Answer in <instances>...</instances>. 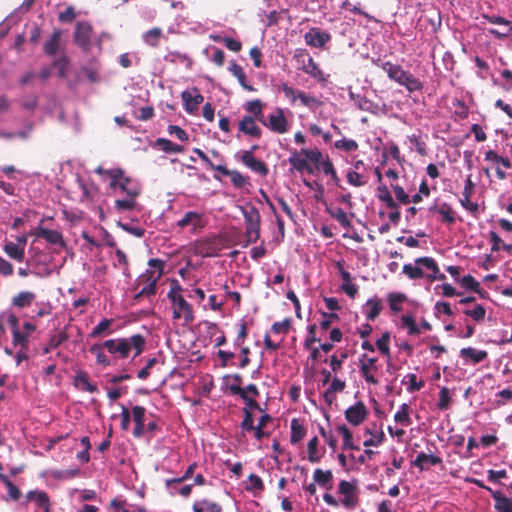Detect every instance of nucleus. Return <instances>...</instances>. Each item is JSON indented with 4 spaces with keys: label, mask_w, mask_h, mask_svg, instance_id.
I'll use <instances>...</instances> for the list:
<instances>
[{
    "label": "nucleus",
    "mask_w": 512,
    "mask_h": 512,
    "mask_svg": "<svg viewBox=\"0 0 512 512\" xmlns=\"http://www.w3.org/2000/svg\"><path fill=\"white\" fill-rule=\"evenodd\" d=\"M146 339L141 334H133L126 338L109 339L103 342V346L110 354H118L121 359H126L133 351L134 357L139 356L145 349Z\"/></svg>",
    "instance_id": "obj_1"
},
{
    "label": "nucleus",
    "mask_w": 512,
    "mask_h": 512,
    "mask_svg": "<svg viewBox=\"0 0 512 512\" xmlns=\"http://www.w3.org/2000/svg\"><path fill=\"white\" fill-rule=\"evenodd\" d=\"M148 269L139 277L140 282H145L146 285L137 293L136 298L144 295H155L157 290V282L164 274L165 261L153 258L148 261Z\"/></svg>",
    "instance_id": "obj_2"
},
{
    "label": "nucleus",
    "mask_w": 512,
    "mask_h": 512,
    "mask_svg": "<svg viewBox=\"0 0 512 512\" xmlns=\"http://www.w3.org/2000/svg\"><path fill=\"white\" fill-rule=\"evenodd\" d=\"M95 172L107 175L111 180L110 187L113 189L119 188L127 196L137 197L140 194L137 183L130 177L125 176L124 171L120 168L104 170L102 167H98Z\"/></svg>",
    "instance_id": "obj_3"
},
{
    "label": "nucleus",
    "mask_w": 512,
    "mask_h": 512,
    "mask_svg": "<svg viewBox=\"0 0 512 512\" xmlns=\"http://www.w3.org/2000/svg\"><path fill=\"white\" fill-rule=\"evenodd\" d=\"M94 33V28L90 22L78 21L73 32V43L84 53H89L92 49Z\"/></svg>",
    "instance_id": "obj_4"
},
{
    "label": "nucleus",
    "mask_w": 512,
    "mask_h": 512,
    "mask_svg": "<svg viewBox=\"0 0 512 512\" xmlns=\"http://www.w3.org/2000/svg\"><path fill=\"white\" fill-rule=\"evenodd\" d=\"M169 301L172 305V318L174 320L183 319L184 324H190L194 321L193 307L183 296H177Z\"/></svg>",
    "instance_id": "obj_5"
},
{
    "label": "nucleus",
    "mask_w": 512,
    "mask_h": 512,
    "mask_svg": "<svg viewBox=\"0 0 512 512\" xmlns=\"http://www.w3.org/2000/svg\"><path fill=\"white\" fill-rule=\"evenodd\" d=\"M177 226L181 229L191 227L193 233H198L205 227L203 215L196 211H188L184 216L177 221Z\"/></svg>",
    "instance_id": "obj_6"
},
{
    "label": "nucleus",
    "mask_w": 512,
    "mask_h": 512,
    "mask_svg": "<svg viewBox=\"0 0 512 512\" xmlns=\"http://www.w3.org/2000/svg\"><path fill=\"white\" fill-rule=\"evenodd\" d=\"M483 18L492 24L504 26V31H499L498 29L491 28L488 30L489 34L493 35L495 38L500 40L510 37L512 33V26L509 20L501 16L487 14H484Z\"/></svg>",
    "instance_id": "obj_7"
},
{
    "label": "nucleus",
    "mask_w": 512,
    "mask_h": 512,
    "mask_svg": "<svg viewBox=\"0 0 512 512\" xmlns=\"http://www.w3.org/2000/svg\"><path fill=\"white\" fill-rule=\"evenodd\" d=\"M240 161L251 171L261 176H267L269 173L267 164L263 160L255 158L252 151H242Z\"/></svg>",
    "instance_id": "obj_8"
},
{
    "label": "nucleus",
    "mask_w": 512,
    "mask_h": 512,
    "mask_svg": "<svg viewBox=\"0 0 512 512\" xmlns=\"http://www.w3.org/2000/svg\"><path fill=\"white\" fill-rule=\"evenodd\" d=\"M368 414L369 412L365 404L362 401H359L346 409L345 419L350 424L358 426L366 420Z\"/></svg>",
    "instance_id": "obj_9"
},
{
    "label": "nucleus",
    "mask_w": 512,
    "mask_h": 512,
    "mask_svg": "<svg viewBox=\"0 0 512 512\" xmlns=\"http://www.w3.org/2000/svg\"><path fill=\"white\" fill-rule=\"evenodd\" d=\"M265 126L278 134H284L289 130V123L281 108H278L275 114L269 115Z\"/></svg>",
    "instance_id": "obj_10"
},
{
    "label": "nucleus",
    "mask_w": 512,
    "mask_h": 512,
    "mask_svg": "<svg viewBox=\"0 0 512 512\" xmlns=\"http://www.w3.org/2000/svg\"><path fill=\"white\" fill-rule=\"evenodd\" d=\"M360 362V372L365 381L369 384L376 385L378 384V380L375 378V376L371 373V371L377 370V358L375 357H368L367 354H363L361 358L359 359Z\"/></svg>",
    "instance_id": "obj_11"
},
{
    "label": "nucleus",
    "mask_w": 512,
    "mask_h": 512,
    "mask_svg": "<svg viewBox=\"0 0 512 512\" xmlns=\"http://www.w3.org/2000/svg\"><path fill=\"white\" fill-rule=\"evenodd\" d=\"M304 39L308 46L322 48L331 40V35L321 31L319 28L313 27L305 33Z\"/></svg>",
    "instance_id": "obj_12"
},
{
    "label": "nucleus",
    "mask_w": 512,
    "mask_h": 512,
    "mask_svg": "<svg viewBox=\"0 0 512 512\" xmlns=\"http://www.w3.org/2000/svg\"><path fill=\"white\" fill-rule=\"evenodd\" d=\"M459 356L465 364L476 365L488 358V352L474 347H465L460 350Z\"/></svg>",
    "instance_id": "obj_13"
},
{
    "label": "nucleus",
    "mask_w": 512,
    "mask_h": 512,
    "mask_svg": "<svg viewBox=\"0 0 512 512\" xmlns=\"http://www.w3.org/2000/svg\"><path fill=\"white\" fill-rule=\"evenodd\" d=\"M181 97L184 101V108L189 114L197 110L198 105L204 101L203 95H201L196 88H193L192 91H183Z\"/></svg>",
    "instance_id": "obj_14"
},
{
    "label": "nucleus",
    "mask_w": 512,
    "mask_h": 512,
    "mask_svg": "<svg viewBox=\"0 0 512 512\" xmlns=\"http://www.w3.org/2000/svg\"><path fill=\"white\" fill-rule=\"evenodd\" d=\"M256 121H258L256 118L244 115L238 124L239 131L245 135L259 139L262 135V131L260 127L257 126Z\"/></svg>",
    "instance_id": "obj_15"
},
{
    "label": "nucleus",
    "mask_w": 512,
    "mask_h": 512,
    "mask_svg": "<svg viewBox=\"0 0 512 512\" xmlns=\"http://www.w3.org/2000/svg\"><path fill=\"white\" fill-rule=\"evenodd\" d=\"M300 69L323 85L326 84L328 81L327 76L324 74V72L320 69L319 65L314 61V59L311 56L308 57V59L303 63Z\"/></svg>",
    "instance_id": "obj_16"
},
{
    "label": "nucleus",
    "mask_w": 512,
    "mask_h": 512,
    "mask_svg": "<svg viewBox=\"0 0 512 512\" xmlns=\"http://www.w3.org/2000/svg\"><path fill=\"white\" fill-rule=\"evenodd\" d=\"M145 413L146 409L143 406L136 405L132 407V417L135 423L133 435L135 438H140L145 433Z\"/></svg>",
    "instance_id": "obj_17"
},
{
    "label": "nucleus",
    "mask_w": 512,
    "mask_h": 512,
    "mask_svg": "<svg viewBox=\"0 0 512 512\" xmlns=\"http://www.w3.org/2000/svg\"><path fill=\"white\" fill-rule=\"evenodd\" d=\"M417 265H422L428 270L432 271L433 274L428 275L430 281L439 280L443 281L446 279V276L443 273L439 272V267L436 261L432 257H419L415 260Z\"/></svg>",
    "instance_id": "obj_18"
},
{
    "label": "nucleus",
    "mask_w": 512,
    "mask_h": 512,
    "mask_svg": "<svg viewBox=\"0 0 512 512\" xmlns=\"http://www.w3.org/2000/svg\"><path fill=\"white\" fill-rule=\"evenodd\" d=\"M217 172L221 173L224 176H229L235 188L241 189L244 188L246 185H250L249 177L242 175L238 170H230L225 166L218 167Z\"/></svg>",
    "instance_id": "obj_19"
},
{
    "label": "nucleus",
    "mask_w": 512,
    "mask_h": 512,
    "mask_svg": "<svg viewBox=\"0 0 512 512\" xmlns=\"http://www.w3.org/2000/svg\"><path fill=\"white\" fill-rule=\"evenodd\" d=\"M36 297L32 291H20L11 298V306L17 309L28 308L36 300Z\"/></svg>",
    "instance_id": "obj_20"
},
{
    "label": "nucleus",
    "mask_w": 512,
    "mask_h": 512,
    "mask_svg": "<svg viewBox=\"0 0 512 512\" xmlns=\"http://www.w3.org/2000/svg\"><path fill=\"white\" fill-rule=\"evenodd\" d=\"M6 317L7 323L11 327L12 332V344L16 345L19 342L25 341L24 337L21 336L19 329V319L16 314L12 311H4L0 317Z\"/></svg>",
    "instance_id": "obj_21"
},
{
    "label": "nucleus",
    "mask_w": 512,
    "mask_h": 512,
    "mask_svg": "<svg viewBox=\"0 0 512 512\" xmlns=\"http://www.w3.org/2000/svg\"><path fill=\"white\" fill-rule=\"evenodd\" d=\"M35 235L38 238H43L50 244L65 246V242L62 234L59 231L47 229L44 227H38L35 231Z\"/></svg>",
    "instance_id": "obj_22"
},
{
    "label": "nucleus",
    "mask_w": 512,
    "mask_h": 512,
    "mask_svg": "<svg viewBox=\"0 0 512 512\" xmlns=\"http://www.w3.org/2000/svg\"><path fill=\"white\" fill-rule=\"evenodd\" d=\"M377 65L387 73L388 77L391 80L397 82L398 84H400V82L403 79V76L406 73V70H404L400 65L393 64L389 61L381 62L379 60Z\"/></svg>",
    "instance_id": "obj_23"
},
{
    "label": "nucleus",
    "mask_w": 512,
    "mask_h": 512,
    "mask_svg": "<svg viewBox=\"0 0 512 512\" xmlns=\"http://www.w3.org/2000/svg\"><path fill=\"white\" fill-rule=\"evenodd\" d=\"M26 498L28 501H34L36 506L42 509L43 512H51L50 500L45 491H29L26 494Z\"/></svg>",
    "instance_id": "obj_24"
},
{
    "label": "nucleus",
    "mask_w": 512,
    "mask_h": 512,
    "mask_svg": "<svg viewBox=\"0 0 512 512\" xmlns=\"http://www.w3.org/2000/svg\"><path fill=\"white\" fill-rule=\"evenodd\" d=\"M442 463V459L435 455L426 454L421 452L417 455L413 461V465L418 467L420 470H427L430 466H435Z\"/></svg>",
    "instance_id": "obj_25"
},
{
    "label": "nucleus",
    "mask_w": 512,
    "mask_h": 512,
    "mask_svg": "<svg viewBox=\"0 0 512 512\" xmlns=\"http://www.w3.org/2000/svg\"><path fill=\"white\" fill-rule=\"evenodd\" d=\"M497 512H512V498L506 497L501 491H491Z\"/></svg>",
    "instance_id": "obj_26"
},
{
    "label": "nucleus",
    "mask_w": 512,
    "mask_h": 512,
    "mask_svg": "<svg viewBox=\"0 0 512 512\" xmlns=\"http://www.w3.org/2000/svg\"><path fill=\"white\" fill-rule=\"evenodd\" d=\"M381 310L382 302L377 297L368 299L364 306V312L369 321H374L380 315Z\"/></svg>",
    "instance_id": "obj_27"
},
{
    "label": "nucleus",
    "mask_w": 512,
    "mask_h": 512,
    "mask_svg": "<svg viewBox=\"0 0 512 512\" xmlns=\"http://www.w3.org/2000/svg\"><path fill=\"white\" fill-rule=\"evenodd\" d=\"M62 31L60 29H54L50 38L44 43V52L53 56L57 53L60 45Z\"/></svg>",
    "instance_id": "obj_28"
},
{
    "label": "nucleus",
    "mask_w": 512,
    "mask_h": 512,
    "mask_svg": "<svg viewBox=\"0 0 512 512\" xmlns=\"http://www.w3.org/2000/svg\"><path fill=\"white\" fill-rule=\"evenodd\" d=\"M300 154L305 156L309 160V162L313 163L315 165V168L320 171V169L322 168V163L325 162V155H323V153L319 149L303 148L300 150Z\"/></svg>",
    "instance_id": "obj_29"
},
{
    "label": "nucleus",
    "mask_w": 512,
    "mask_h": 512,
    "mask_svg": "<svg viewBox=\"0 0 512 512\" xmlns=\"http://www.w3.org/2000/svg\"><path fill=\"white\" fill-rule=\"evenodd\" d=\"M245 109L250 113L249 116L256 118L263 125H266V120L263 114V103L261 100L255 99L247 102Z\"/></svg>",
    "instance_id": "obj_30"
},
{
    "label": "nucleus",
    "mask_w": 512,
    "mask_h": 512,
    "mask_svg": "<svg viewBox=\"0 0 512 512\" xmlns=\"http://www.w3.org/2000/svg\"><path fill=\"white\" fill-rule=\"evenodd\" d=\"M314 482L319 486L324 487L328 490L332 488L333 474L330 470H322L317 468L313 474Z\"/></svg>",
    "instance_id": "obj_31"
},
{
    "label": "nucleus",
    "mask_w": 512,
    "mask_h": 512,
    "mask_svg": "<svg viewBox=\"0 0 512 512\" xmlns=\"http://www.w3.org/2000/svg\"><path fill=\"white\" fill-rule=\"evenodd\" d=\"M143 41L152 48H157L160 44L161 38H163V31L159 27L151 28L146 31L143 36Z\"/></svg>",
    "instance_id": "obj_32"
},
{
    "label": "nucleus",
    "mask_w": 512,
    "mask_h": 512,
    "mask_svg": "<svg viewBox=\"0 0 512 512\" xmlns=\"http://www.w3.org/2000/svg\"><path fill=\"white\" fill-rule=\"evenodd\" d=\"M399 85L404 86L410 93L423 89V83L409 71H406Z\"/></svg>",
    "instance_id": "obj_33"
},
{
    "label": "nucleus",
    "mask_w": 512,
    "mask_h": 512,
    "mask_svg": "<svg viewBox=\"0 0 512 512\" xmlns=\"http://www.w3.org/2000/svg\"><path fill=\"white\" fill-rule=\"evenodd\" d=\"M300 153L294 152L293 155L289 158V163L291 166L296 169L298 172L307 171L308 173H313V168L309 164V160L304 156V158L300 157Z\"/></svg>",
    "instance_id": "obj_34"
},
{
    "label": "nucleus",
    "mask_w": 512,
    "mask_h": 512,
    "mask_svg": "<svg viewBox=\"0 0 512 512\" xmlns=\"http://www.w3.org/2000/svg\"><path fill=\"white\" fill-rule=\"evenodd\" d=\"M229 70L233 76L237 78L243 89L247 91H255V88L247 83L245 72L239 64H237L235 61H232Z\"/></svg>",
    "instance_id": "obj_35"
},
{
    "label": "nucleus",
    "mask_w": 512,
    "mask_h": 512,
    "mask_svg": "<svg viewBox=\"0 0 512 512\" xmlns=\"http://www.w3.org/2000/svg\"><path fill=\"white\" fill-rule=\"evenodd\" d=\"M326 212L333 217L342 227L345 229H349L352 226L350 219L347 216V213L339 207L331 208L327 207Z\"/></svg>",
    "instance_id": "obj_36"
},
{
    "label": "nucleus",
    "mask_w": 512,
    "mask_h": 512,
    "mask_svg": "<svg viewBox=\"0 0 512 512\" xmlns=\"http://www.w3.org/2000/svg\"><path fill=\"white\" fill-rule=\"evenodd\" d=\"M306 428L301 423V421L297 418H293L291 420V436L290 442L292 444H296L301 441L306 435Z\"/></svg>",
    "instance_id": "obj_37"
},
{
    "label": "nucleus",
    "mask_w": 512,
    "mask_h": 512,
    "mask_svg": "<svg viewBox=\"0 0 512 512\" xmlns=\"http://www.w3.org/2000/svg\"><path fill=\"white\" fill-rule=\"evenodd\" d=\"M69 336L65 330L60 331L59 333L52 335L46 346L43 347V354L50 353L53 349L58 348L64 342L68 340Z\"/></svg>",
    "instance_id": "obj_38"
},
{
    "label": "nucleus",
    "mask_w": 512,
    "mask_h": 512,
    "mask_svg": "<svg viewBox=\"0 0 512 512\" xmlns=\"http://www.w3.org/2000/svg\"><path fill=\"white\" fill-rule=\"evenodd\" d=\"M3 250L13 260L18 262H22L24 260L25 251L23 250V247L18 244H15L11 241L6 242Z\"/></svg>",
    "instance_id": "obj_39"
},
{
    "label": "nucleus",
    "mask_w": 512,
    "mask_h": 512,
    "mask_svg": "<svg viewBox=\"0 0 512 512\" xmlns=\"http://www.w3.org/2000/svg\"><path fill=\"white\" fill-rule=\"evenodd\" d=\"M154 146L158 147L165 153H182L184 151L183 146L175 144L171 140H168L166 138L156 139Z\"/></svg>",
    "instance_id": "obj_40"
},
{
    "label": "nucleus",
    "mask_w": 512,
    "mask_h": 512,
    "mask_svg": "<svg viewBox=\"0 0 512 512\" xmlns=\"http://www.w3.org/2000/svg\"><path fill=\"white\" fill-rule=\"evenodd\" d=\"M377 197L378 199L385 203V205L389 209H396L397 208V202L393 199L388 187L384 184H381L377 188Z\"/></svg>",
    "instance_id": "obj_41"
},
{
    "label": "nucleus",
    "mask_w": 512,
    "mask_h": 512,
    "mask_svg": "<svg viewBox=\"0 0 512 512\" xmlns=\"http://www.w3.org/2000/svg\"><path fill=\"white\" fill-rule=\"evenodd\" d=\"M75 382L77 386H80L82 390L96 393L98 392V388L95 384H92L89 380V376L84 371H79L75 376Z\"/></svg>",
    "instance_id": "obj_42"
},
{
    "label": "nucleus",
    "mask_w": 512,
    "mask_h": 512,
    "mask_svg": "<svg viewBox=\"0 0 512 512\" xmlns=\"http://www.w3.org/2000/svg\"><path fill=\"white\" fill-rule=\"evenodd\" d=\"M113 322V319L104 318L92 329L89 336L91 338H98L102 334H111L112 330H110V327L112 326Z\"/></svg>",
    "instance_id": "obj_43"
},
{
    "label": "nucleus",
    "mask_w": 512,
    "mask_h": 512,
    "mask_svg": "<svg viewBox=\"0 0 512 512\" xmlns=\"http://www.w3.org/2000/svg\"><path fill=\"white\" fill-rule=\"evenodd\" d=\"M193 511L194 512H221L222 508L216 502H212L207 499H203V500L195 502L193 504Z\"/></svg>",
    "instance_id": "obj_44"
},
{
    "label": "nucleus",
    "mask_w": 512,
    "mask_h": 512,
    "mask_svg": "<svg viewBox=\"0 0 512 512\" xmlns=\"http://www.w3.org/2000/svg\"><path fill=\"white\" fill-rule=\"evenodd\" d=\"M337 430L343 436V449L359 450V447L353 442L352 432L345 424L339 425Z\"/></svg>",
    "instance_id": "obj_45"
},
{
    "label": "nucleus",
    "mask_w": 512,
    "mask_h": 512,
    "mask_svg": "<svg viewBox=\"0 0 512 512\" xmlns=\"http://www.w3.org/2000/svg\"><path fill=\"white\" fill-rule=\"evenodd\" d=\"M389 342H390V333L384 332L381 337L376 341V346L381 354L386 356L388 358V368L391 367L390 359H391V353L389 348ZM389 371V369H387Z\"/></svg>",
    "instance_id": "obj_46"
},
{
    "label": "nucleus",
    "mask_w": 512,
    "mask_h": 512,
    "mask_svg": "<svg viewBox=\"0 0 512 512\" xmlns=\"http://www.w3.org/2000/svg\"><path fill=\"white\" fill-rule=\"evenodd\" d=\"M0 481L6 486L8 489V497L10 500L17 501L21 497L20 489L9 479V477L5 474H0Z\"/></svg>",
    "instance_id": "obj_47"
},
{
    "label": "nucleus",
    "mask_w": 512,
    "mask_h": 512,
    "mask_svg": "<svg viewBox=\"0 0 512 512\" xmlns=\"http://www.w3.org/2000/svg\"><path fill=\"white\" fill-rule=\"evenodd\" d=\"M485 161L501 164L505 169L511 168V161L508 157L498 155L494 150H488L485 153Z\"/></svg>",
    "instance_id": "obj_48"
},
{
    "label": "nucleus",
    "mask_w": 512,
    "mask_h": 512,
    "mask_svg": "<svg viewBox=\"0 0 512 512\" xmlns=\"http://www.w3.org/2000/svg\"><path fill=\"white\" fill-rule=\"evenodd\" d=\"M103 348H105L102 344H94L90 347L89 351L96 356L97 363L107 367L111 364L110 359L103 352Z\"/></svg>",
    "instance_id": "obj_49"
},
{
    "label": "nucleus",
    "mask_w": 512,
    "mask_h": 512,
    "mask_svg": "<svg viewBox=\"0 0 512 512\" xmlns=\"http://www.w3.org/2000/svg\"><path fill=\"white\" fill-rule=\"evenodd\" d=\"M245 225H260V214L256 207L242 208Z\"/></svg>",
    "instance_id": "obj_50"
},
{
    "label": "nucleus",
    "mask_w": 512,
    "mask_h": 512,
    "mask_svg": "<svg viewBox=\"0 0 512 512\" xmlns=\"http://www.w3.org/2000/svg\"><path fill=\"white\" fill-rule=\"evenodd\" d=\"M318 443V438L314 436L312 439L309 440L307 444L308 460L311 463H318L322 458V454H318L317 451Z\"/></svg>",
    "instance_id": "obj_51"
},
{
    "label": "nucleus",
    "mask_w": 512,
    "mask_h": 512,
    "mask_svg": "<svg viewBox=\"0 0 512 512\" xmlns=\"http://www.w3.org/2000/svg\"><path fill=\"white\" fill-rule=\"evenodd\" d=\"M409 409V405L407 403H403L400 406V410L394 415V421L403 426H409L411 424Z\"/></svg>",
    "instance_id": "obj_52"
},
{
    "label": "nucleus",
    "mask_w": 512,
    "mask_h": 512,
    "mask_svg": "<svg viewBox=\"0 0 512 512\" xmlns=\"http://www.w3.org/2000/svg\"><path fill=\"white\" fill-rule=\"evenodd\" d=\"M234 389V395H238L241 397V399L246 403L247 408L250 409H256L259 411H262V408L260 407L259 403L254 399L247 395L246 390H243V388H233Z\"/></svg>",
    "instance_id": "obj_53"
},
{
    "label": "nucleus",
    "mask_w": 512,
    "mask_h": 512,
    "mask_svg": "<svg viewBox=\"0 0 512 512\" xmlns=\"http://www.w3.org/2000/svg\"><path fill=\"white\" fill-rule=\"evenodd\" d=\"M439 214L442 216V222L447 224H453L456 221L454 216L455 212L451 205L448 203H442L439 207Z\"/></svg>",
    "instance_id": "obj_54"
},
{
    "label": "nucleus",
    "mask_w": 512,
    "mask_h": 512,
    "mask_svg": "<svg viewBox=\"0 0 512 512\" xmlns=\"http://www.w3.org/2000/svg\"><path fill=\"white\" fill-rule=\"evenodd\" d=\"M196 467H197V464L195 462H193L192 464H190L187 467L183 476H181L179 478L167 479L166 487L170 488V487H172L173 484H179V483L186 481L187 479H190L193 476Z\"/></svg>",
    "instance_id": "obj_55"
},
{
    "label": "nucleus",
    "mask_w": 512,
    "mask_h": 512,
    "mask_svg": "<svg viewBox=\"0 0 512 512\" xmlns=\"http://www.w3.org/2000/svg\"><path fill=\"white\" fill-rule=\"evenodd\" d=\"M452 402V398L450 395V390L447 387H442L439 392V402L437 407L439 410H448L450 408Z\"/></svg>",
    "instance_id": "obj_56"
},
{
    "label": "nucleus",
    "mask_w": 512,
    "mask_h": 512,
    "mask_svg": "<svg viewBox=\"0 0 512 512\" xmlns=\"http://www.w3.org/2000/svg\"><path fill=\"white\" fill-rule=\"evenodd\" d=\"M346 177L348 183L355 187H361L367 183V178L360 174L357 170H349Z\"/></svg>",
    "instance_id": "obj_57"
},
{
    "label": "nucleus",
    "mask_w": 512,
    "mask_h": 512,
    "mask_svg": "<svg viewBox=\"0 0 512 512\" xmlns=\"http://www.w3.org/2000/svg\"><path fill=\"white\" fill-rule=\"evenodd\" d=\"M402 326L407 328L409 335H418L420 334V329L416 324L415 319L411 315H403L401 317Z\"/></svg>",
    "instance_id": "obj_58"
},
{
    "label": "nucleus",
    "mask_w": 512,
    "mask_h": 512,
    "mask_svg": "<svg viewBox=\"0 0 512 512\" xmlns=\"http://www.w3.org/2000/svg\"><path fill=\"white\" fill-rule=\"evenodd\" d=\"M334 146L336 149L345 151V152H352L356 151L359 147L358 143L353 139H340L337 140L334 143Z\"/></svg>",
    "instance_id": "obj_59"
},
{
    "label": "nucleus",
    "mask_w": 512,
    "mask_h": 512,
    "mask_svg": "<svg viewBox=\"0 0 512 512\" xmlns=\"http://www.w3.org/2000/svg\"><path fill=\"white\" fill-rule=\"evenodd\" d=\"M460 283L464 288L470 289V290L482 295V289L480 287V284L473 276L466 275V276L462 277Z\"/></svg>",
    "instance_id": "obj_60"
},
{
    "label": "nucleus",
    "mask_w": 512,
    "mask_h": 512,
    "mask_svg": "<svg viewBox=\"0 0 512 512\" xmlns=\"http://www.w3.org/2000/svg\"><path fill=\"white\" fill-rule=\"evenodd\" d=\"M281 90L283 91L285 97L290 99L291 103H295L297 99L301 101V95H304L305 93L301 90L294 89L286 83L281 85Z\"/></svg>",
    "instance_id": "obj_61"
},
{
    "label": "nucleus",
    "mask_w": 512,
    "mask_h": 512,
    "mask_svg": "<svg viewBox=\"0 0 512 512\" xmlns=\"http://www.w3.org/2000/svg\"><path fill=\"white\" fill-rule=\"evenodd\" d=\"M136 197L128 196L126 199H117L115 201V208L118 211H128L134 209L136 202Z\"/></svg>",
    "instance_id": "obj_62"
},
{
    "label": "nucleus",
    "mask_w": 512,
    "mask_h": 512,
    "mask_svg": "<svg viewBox=\"0 0 512 512\" xmlns=\"http://www.w3.org/2000/svg\"><path fill=\"white\" fill-rule=\"evenodd\" d=\"M301 104L311 110H315L323 105V102L314 96L301 95Z\"/></svg>",
    "instance_id": "obj_63"
},
{
    "label": "nucleus",
    "mask_w": 512,
    "mask_h": 512,
    "mask_svg": "<svg viewBox=\"0 0 512 512\" xmlns=\"http://www.w3.org/2000/svg\"><path fill=\"white\" fill-rule=\"evenodd\" d=\"M77 17V12L73 6H68L64 11L58 14V20L62 23H71Z\"/></svg>",
    "instance_id": "obj_64"
}]
</instances>
